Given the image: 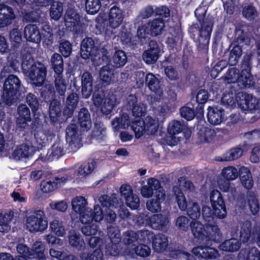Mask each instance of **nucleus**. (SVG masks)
<instances>
[{"label":"nucleus","instance_id":"nucleus-23","mask_svg":"<svg viewBox=\"0 0 260 260\" xmlns=\"http://www.w3.org/2000/svg\"><path fill=\"white\" fill-rule=\"evenodd\" d=\"M15 17L11 7L5 4H0V28L9 25Z\"/></svg>","mask_w":260,"mask_h":260},{"label":"nucleus","instance_id":"nucleus-57","mask_svg":"<svg viewBox=\"0 0 260 260\" xmlns=\"http://www.w3.org/2000/svg\"><path fill=\"white\" fill-rule=\"evenodd\" d=\"M74 170H71L66 172L64 174H60L56 177L54 182L56 187H60L63 185L67 180L74 178L76 177L75 174L73 173Z\"/></svg>","mask_w":260,"mask_h":260},{"label":"nucleus","instance_id":"nucleus-41","mask_svg":"<svg viewBox=\"0 0 260 260\" xmlns=\"http://www.w3.org/2000/svg\"><path fill=\"white\" fill-rule=\"evenodd\" d=\"M96 167V161L93 159L89 160L87 162H84L81 164L78 168L77 173L74 171L73 173L77 176H81L86 177L94 170Z\"/></svg>","mask_w":260,"mask_h":260},{"label":"nucleus","instance_id":"nucleus-4","mask_svg":"<svg viewBox=\"0 0 260 260\" xmlns=\"http://www.w3.org/2000/svg\"><path fill=\"white\" fill-rule=\"evenodd\" d=\"M22 88L20 81L16 76L9 75L4 84L2 101L7 105H12L17 98V95H20L19 91Z\"/></svg>","mask_w":260,"mask_h":260},{"label":"nucleus","instance_id":"nucleus-3","mask_svg":"<svg viewBox=\"0 0 260 260\" xmlns=\"http://www.w3.org/2000/svg\"><path fill=\"white\" fill-rule=\"evenodd\" d=\"M241 74L239 70L235 67L228 70L224 76V80L228 83L237 82L242 88H249L254 85L255 80L251 74V68L249 62L242 66Z\"/></svg>","mask_w":260,"mask_h":260},{"label":"nucleus","instance_id":"nucleus-61","mask_svg":"<svg viewBox=\"0 0 260 260\" xmlns=\"http://www.w3.org/2000/svg\"><path fill=\"white\" fill-rule=\"evenodd\" d=\"M80 257L81 260H103V254L100 249H97L90 254L86 252L81 253Z\"/></svg>","mask_w":260,"mask_h":260},{"label":"nucleus","instance_id":"nucleus-52","mask_svg":"<svg viewBox=\"0 0 260 260\" xmlns=\"http://www.w3.org/2000/svg\"><path fill=\"white\" fill-rule=\"evenodd\" d=\"M113 74L110 66L107 65L102 68L100 73V77L103 83H105L106 85H109L112 82V75Z\"/></svg>","mask_w":260,"mask_h":260},{"label":"nucleus","instance_id":"nucleus-21","mask_svg":"<svg viewBox=\"0 0 260 260\" xmlns=\"http://www.w3.org/2000/svg\"><path fill=\"white\" fill-rule=\"evenodd\" d=\"M16 118L17 126L21 128H24L27 125V122L31 120L30 112L26 105L19 106Z\"/></svg>","mask_w":260,"mask_h":260},{"label":"nucleus","instance_id":"nucleus-11","mask_svg":"<svg viewBox=\"0 0 260 260\" xmlns=\"http://www.w3.org/2000/svg\"><path fill=\"white\" fill-rule=\"evenodd\" d=\"M236 100L238 106L243 110H252L260 107L259 100L247 93H238Z\"/></svg>","mask_w":260,"mask_h":260},{"label":"nucleus","instance_id":"nucleus-54","mask_svg":"<svg viewBox=\"0 0 260 260\" xmlns=\"http://www.w3.org/2000/svg\"><path fill=\"white\" fill-rule=\"evenodd\" d=\"M186 210L187 215L192 219H197L200 216V208L196 202H189Z\"/></svg>","mask_w":260,"mask_h":260},{"label":"nucleus","instance_id":"nucleus-16","mask_svg":"<svg viewBox=\"0 0 260 260\" xmlns=\"http://www.w3.org/2000/svg\"><path fill=\"white\" fill-rule=\"evenodd\" d=\"M124 17V11L120 7H112L108 15V24L112 29L119 27L122 23Z\"/></svg>","mask_w":260,"mask_h":260},{"label":"nucleus","instance_id":"nucleus-27","mask_svg":"<svg viewBox=\"0 0 260 260\" xmlns=\"http://www.w3.org/2000/svg\"><path fill=\"white\" fill-rule=\"evenodd\" d=\"M92 91V76L85 72L81 76V93L83 98L88 99Z\"/></svg>","mask_w":260,"mask_h":260},{"label":"nucleus","instance_id":"nucleus-48","mask_svg":"<svg viewBox=\"0 0 260 260\" xmlns=\"http://www.w3.org/2000/svg\"><path fill=\"white\" fill-rule=\"evenodd\" d=\"M173 191L176 196V201L179 209L182 211H185L188 204L185 196L178 186H174Z\"/></svg>","mask_w":260,"mask_h":260},{"label":"nucleus","instance_id":"nucleus-43","mask_svg":"<svg viewBox=\"0 0 260 260\" xmlns=\"http://www.w3.org/2000/svg\"><path fill=\"white\" fill-rule=\"evenodd\" d=\"M91 138L101 142L106 139V129L102 123H95L92 132Z\"/></svg>","mask_w":260,"mask_h":260},{"label":"nucleus","instance_id":"nucleus-58","mask_svg":"<svg viewBox=\"0 0 260 260\" xmlns=\"http://www.w3.org/2000/svg\"><path fill=\"white\" fill-rule=\"evenodd\" d=\"M217 129L209 127H204L201 131V142H209L211 141L216 134Z\"/></svg>","mask_w":260,"mask_h":260},{"label":"nucleus","instance_id":"nucleus-1","mask_svg":"<svg viewBox=\"0 0 260 260\" xmlns=\"http://www.w3.org/2000/svg\"><path fill=\"white\" fill-rule=\"evenodd\" d=\"M73 210L79 215V220L83 224H90L94 220L100 222L104 218L103 210L99 205L96 204L93 209L88 207L87 200L83 196H77L71 202Z\"/></svg>","mask_w":260,"mask_h":260},{"label":"nucleus","instance_id":"nucleus-5","mask_svg":"<svg viewBox=\"0 0 260 260\" xmlns=\"http://www.w3.org/2000/svg\"><path fill=\"white\" fill-rule=\"evenodd\" d=\"M158 120L157 118L151 116H147L144 120H136L133 122L132 128L137 138L143 135H154L157 132L158 128Z\"/></svg>","mask_w":260,"mask_h":260},{"label":"nucleus","instance_id":"nucleus-28","mask_svg":"<svg viewBox=\"0 0 260 260\" xmlns=\"http://www.w3.org/2000/svg\"><path fill=\"white\" fill-rule=\"evenodd\" d=\"M149 226L156 230H164L169 223L167 216L161 214H154L150 217Z\"/></svg>","mask_w":260,"mask_h":260},{"label":"nucleus","instance_id":"nucleus-40","mask_svg":"<svg viewBox=\"0 0 260 260\" xmlns=\"http://www.w3.org/2000/svg\"><path fill=\"white\" fill-rule=\"evenodd\" d=\"M243 150L240 148H234L222 156H218L216 160L218 161H232L238 159L242 155Z\"/></svg>","mask_w":260,"mask_h":260},{"label":"nucleus","instance_id":"nucleus-53","mask_svg":"<svg viewBox=\"0 0 260 260\" xmlns=\"http://www.w3.org/2000/svg\"><path fill=\"white\" fill-rule=\"evenodd\" d=\"M154 234L148 230H142L137 232L138 243L140 242L149 243L154 238Z\"/></svg>","mask_w":260,"mask_h":260},{"label":"nucleus","instance_id":"nucleus-29","mask_svg":"<svg viewBox=\"0 0 260 260\" xmlns=\"http://www.w3.org/2000/svg\"><path fill=\"white\" fill-rule=\"evenodd\" d=\"M49 229L51 232L58 237H63L66 235V224L58 217H56L50 221Z\"/></svg>","mask_w":260,"mask_h":260},{"label":"nucleus","instance_id":"nucleus-36","mask_svg":"<svg viewBox=\"0 0 260 260\" xmlns=\"http://www.w3.org/2000/svg\"><path fill=\"white\" fill-rule=\"evenodd\" d=\"M168 244L167 237L162 234L154 236L152 239V246L154 250L158 252L165 250Z\"/></svg>","mask_w":260,"mask_h":260},{"label":"nucleus","instance_id":"nucleus-18","mask_svg":"<svg viewBox=\"0 0 260 260\" xmlns=\"http://www.w3.org/2000/svg\"><path fill=\"white\" fill-rule=\"evenodd\" d=\"M166 193L164 189H160L155 192L153 198L146 202L147 209L152 213L158 212L161 211V204L165 201Z\"/></svg>","mask_w":260,"mask_h":260},{"label":"nucleus","instance_id":"nucleus-8","mask_svg":"<svg viewBox=\"0 0 260 260\" xmlns=\"http://www.w3.org/2000/svg\"><path fill=\"white\" fill-rule=\"evenodd\" d=\"M260 235V223H256L252 229L250 221H244L241 226L240 240L243 243H252L256 238L258 244V236Z\"/></svg>","mask_w":260,"mask_h":260},{"label":"nucleus","instance_id":"nucleus-33","mask_svg":"<svg viewBox=\"0 0 260 260\" xmlns=\"http://www.w3.org/2000/svg\"><path fill=\"white\" fill-rule=\"evenodd\" d=\"M79 95L75 92H72L69 94L66 101V108L67 109L64 110V114L69 117L71 116L77 107L79 102Z\"/></svg>","mask_w":260,"mask_h":260},{"label":"nucleus","instance_id":"nucleus-64","mask_svg":"<svg viewBox=\"0 0 260 260\" xmlns=\"http://www.w3.org/2000/svg\"><path fill=\"white\" fill-rule=\"evenodd\" d=\"M108 234L111 243L118 244L121 240L120 231L116 226H111L108 229Z\"/></svg>","mask_w":260,"mask_h":260},{"label":"nucleus","instance_id":"nucleus-60","mask_svg":"<svg viewBox=\"0 0 260 260\" xmlns=\"http://www.w3.org/2000/svg\"><path fill=\"white\" fill-rule=\"evenodd\" d=\"M67 85L66 81L62 78V74H57L55 77V87L56 91L60 95H64L65 93Z\"/></svg>","mask_w":260,"mask_h":260},{"label":"nucleus","instance_id":"nucleus-12","mask_svg":"<svg viewBox=\"0 0 260 260\" xmlns=\"http://www.w3.org/2000/svg\"><path fill=\"white\" fill-rule=\"evenodd\" d=\"M65 25L72 31L79 33L83 30V27L80 21V17L74 9L69 8L64 16Z\"/></svg>","mask_w":260,"mask_h":260},{"label":"nucleus","instance_id":"nucleus-22","mask_svg":"<svg viewBox=\"0 0 260 260\" xmlns=\"http://www.w3.org/2000/svg\"><path fill=\"white\" fill-rule=\"evenodd\" d=\"M159 49L157 43L154 41L149 43V49L146 50L143 55L144 61L147 64L155 63L158 58Z\"/></svg>","mask_w":260,"mask_h":260},{"label":"nucleus","instance_id":"nucleus-25","mask_svg":"<svg viewBox=\"0 0 260 260\" xmlns=\"http://www.w3.org/2000/svg\"><path fill=\"white\" fill-rule=\"evenodd\" d=\"M207 239L205 240V245H210L212 241L219 242L222 236L220 230L217 225L206 224Z\"/></svg>","mask_w":260,"mask_h":260},{"label":"nucleus","instance_id":"nucleus-51","mask_svg":"<svg viewBox=\"0 0 260 260\" xmlns=\"http://www.w3.org/2000/svg\"><path fill=\"white\" fill-rule=\"evenodd\" d=\"M127 62V56L122 50L115 51L113 56V62L118 68L123 67Z\"/></svg>","mask_w":260,"mask_h":260},{"label":"nucleus","instance_id":"nucleus-19","mask_svg":"<svg viewBox=\"0 0 260 260\" xmlns=\"http://www.w3.org/2000/svg\"><path fill=\"white\" fill-rule=\"evenodd\" d=\"M182 131V125L180 121L173 120L169 123L168 132L171 135L167 138L169 145L175 146L180 141V138L176 135L180 133Z\"/></svg>","mask_w":260,"mask_h":260},{"label":"nucleus","instance_id":"nucleus-63","mask_svg":"<svg viewBox=\"0 0 260 260\" xmlns=\"http://www.w3.org/2000/svg\"><path fill=\"white\" fill-rule=\"evenodd\" d=\"M242 55V49L239 46H235L231 51L229 56V63L231 66L236 65Z\"/></svg>","mask_w":260,"mask_h":260},{"label":"nucleus","instance_id":"nucleus-15","mask_svg":"<svg viewBox=\"0 0 260 260\" xmlns=\"http://www.w3.org/2000/svg\"><path fill=\"white\" fill-rule=\"evenodd\" d=\"M213 19L207 18L202 24L201 28L200 30V37L199 41L201 47L203 49L208 48L211 34L212 30Z\"/></svg>","mask_w":260,"mask_h":260},{"label":"nucleus","instance_id":"nucleus-31","mask_svg":"<svg viewBox=\"0 0 260 260\" xmlns=\"http://www.w3.org/2000/svg\"><path fill=\"white\" fill-rule=\"evenodd\" d=\"M24 37L28 41L39 43L41 40V35L38 26L34 24L27 25L24 28Z\"/></svg>","mask_w":260,"mask_h":260},{"label":"nucleus","instance_id":"nucleus-56","mask_svg":"<svg viewBox=\"0 0 260 260\" xmlns=\"http://www.w3.org/2000/svg\"><path fill=\"white\" fill-rule=\"evenodd\" d=\"M221 174L227 180H234L238 176V171L235 167L229 166L222 170Z\"/></svg>","mask_w":260,"mask_h":260},{"label":"nucleus","instance_id":"nucleus-37","mask_svg":"<svg viewBox=\"0 0 260 260\" xmlns=\"http://www.w3.org/2000/svg\"><path fill=\"white\" fill-rule=\"evenodd\" d=\"M78 122L84 130L87 131L91 128L90 115L86 108H82L80 110L78 114Z\"/></svg>","mask_w":260,"mask_h":260},{"label":"nucleus","instance_id":"nucleus-7","mask_svg":"<svg viewBox=\"0 0 260 260\" xmlns=\"http://www.w3.org/2000/svg\"><path fill=\"white\" fill-rule=\"evenodd\" d=\"M92 100L95 106L100 108L102 112L106 114H109L119 103L115 95L112 94L105 97V94L102 91L95 92L93 94Z\"/></svg>","mask_w":260,"mask_h":260},{"label":"nucleus","instance_id":"nucleus-2","mask_svg":"<svg viewBox=\"0 0 260 260\" xmlns=\"http://www.w3.org/2000/svg\"><path fill=\"white\" fill-rule=\"evenodd\" d=\"M22 69L33 86L40 87L43 85L47 74L46 69L44 64L35 62L31 55L27 54L23 56Z\"/></svg>","mask_w":260,"mask_h":260},{"label":"nucleus","instance_id":"nucleus-10","mask_svg":"<svg viewBox=\"0 0 260 260\" xmlns=\"http://www.w3.org/2000/svg\"><path fill=\"white\" fill-rule=\"evenodd\" d=\"M99 201L103 207H107L108 209H118L119 208V216L121 218L127 217L129 212L127 209H125L121 207V202L120 200L115 196L109 197L107 195H101Z\"/></svg>","mask_w":260,"mask_h":260},{"label":"nucleus","instance_id":"nucleus-32","mask_svg":"<svg viewBox=\"0 0 260 260\" xmlns=\"http://www.w3.org/2000/svg\"><path fill=\"white\" fill-rule=\"evenodd\" d=\"M69 243L72 247L78 250H82L85 247V243L80 234L75 230H71L68 234Z\"/></svg>","mask_w":260,"mask_h":260},{"label":"nucleus","instance_id":"nucleus-24","mask_svg":"<svg viewBox=\"0 0 260 260\" xmlns=\"http://www.w3.org/2000/svg\"><path fill=\"white\" fill-rule=\"evenodd\" d=\"M198 246L192 250V253L199 257L204 258H215L219 256V253L217 249L208 246Z\"/></svg>","mask_w":260,"mask_h":260},{"label":"nucleus","instance_id":"nucleus-35","mask_svg":"<svg viewBox=\"0 0 260 260\" xmlns=\"http://www.w3.org/2000/svg\"><path fill=\"white\" fill-rule=\"evenodd\" d=\"M241 242L237 238H232L225 240L219 245V248L224 251L234 252L237 251L241 247Z\"/></svg>","mask_w":260,"mask_h":260},{"label":"nucleus","instance_id":"nucleus-17","mask_svg":"<svg viewBox=\"0 0 260 260\" xmlns=\"http://www.w3.org/2000/svg\"><path fill=\"white\" fill-rule=\"evenodd\" d=\"M36 148L30 144L18 145L15 148L12 153V157L16 160L31 157L35 154Z\"/></svg>","mask_w":260,"mask_h":260},{"label":"nucleus","instance_id":"nucleus-14","mask_svg":"<svg viewBox=\"0 0 260 260\" xmlns=\"http://www.w3.org/2000/svg\"><path fill=\"white\" fill-rule=\"evenodd\" d=\"M66 141L73 150L81 146V138L77 125L75 123L69 124L66 129Z\"/></svg>","mask_w":260,"mask_h":260},{"label":"nucleus","instance_id":"nucleus-9","mask_svg":"<svg viewBox=\"0 0 260 260\" xmlns=\"http://www.w3.org/2000/svg\"><path fill=\"white\" fill-rule=\"evenodd\" d=\"M146 84L154 94L152 95L153 104L160 102L163 98V88L160 84L159 80L152 73L148 74L145 78Z\"/></svg>","mask_w":260,"mask_h":260},{"label":"nucleus","instance_id":"nucleus-44","mask_svg":"<svg viewBox=\"0 0 260 260\" xmlns=\"http://www.w3.org/2000/svg\"><path fill=\"white\" fill-rule=\"evenodd\" d=\"M45 249V246L42 241H36L34 243L32 249L30 250L33 252L34 256L29 257V258H38V260H46V256L44 253Z\"/></svg>","mask_w":260,"mask_h":260},{"label":"nucleus","instance_id":"nucleus-34","mask_svg":"<svg viewBox=\"0 0 260 260\" xmlns=\"http://www.w3.org/2000/svg\"><path fill=\"white\" fill-rule=\"evenodd\" d=\"M64 153L63 143L61 142L55 143L52 147L48 150L46 159L48 161H52L57 159Z\"/></svg>","mask_w":260,"mask_h":260},{"label":"nucleus","instance_id":"nucleus-46","mask_svg":"<svg viewBox=\"0 0 260 260\" xmlns=\"http://www.w3.org/2000/svg\"><path fill=\"white\" fill-rule=\"evenodd\" d=\"M148 23H150L149 30L152 36L161 34L165 27V23L161 18H155Z\"/></svg>","mask_w":260,"mask_h":260},{"label":"nucleus","instance_id":"nucleus-42","mask_svg":"<svg viewBox=\"0 0 260 260\" xmlns=\"http://www.w3.org/2000/svg\"><path fill=\"white\" fill-rule=\"evenodd\" d=\"M123 241L126 245L124 252L126 254V251H128L130 249L133 248L136 245L134 243H138L137 232L133 231L125 232L123 234Z\"/></svg>","mask_w":260,"mask_h":260},{"label":"nucleus","instance_id":"nucleus-62","mask_svg":"<svg viewBox=\"0 0 260 260\" xmlns=\"http://www.w3.org/2000/svg\"><path fill=\"white\" fill-rule=\"evenodd\" d=\"M101 7L100 0H86L85 8L88 14H94L97 13Z\"/></svg>","mask_w":260,"mask_h":260},{"label":"nucleus","instance_id":"nucleus-20","mask_svg":"<svg viewBox=\"0 0 260 260\" xmlns=\"http://www.w3.org/2000/svg\"><path fill=\"white\" fill-rule=\"evenodd\" d=\"M207 116L208 121L213 125L220 124L226 118L225 111L219 107H209Z\"/></svg>","mask_w":260,"mask_h":260},{"label":"nucleus","instance_id":"nucleus-47","mask_svg":"<svg viewBox=\"0 0 260 260\" xmlns=\"http://www.w3.org/2000/svg\"><path fill=\"white\" fill-rule=\"evenodd\" d=\"M151 250L149 247L145 244H141L136 246V245L130 249L128 251L126 252L127 255H134L136 254L142 257H146L150 254Z\"/></svg>","mask_w":260,"mask_h":260},{"label":"nucleus","instance_id":"nucleus-30","mask_svg":"<svg viewBox=\"0 0 260 260\" xmlns=\"http://www.w3.org/2000/svg\"><path fill=\"white\" fill-rule=\"evenodd\" d=\"M239 177L242 186L247 189H250L253 186V180L250 169L242 166L239 170Z\"/></svg>","mask_w":260,"mask_h":260},{"label":"nucleus","instance_id":"nucleus-26","mask_svg":"<svg viewBox=\"0 0 260 260\" xmlns=\"http://www.w3.org/2000/svg\"><path fill=\"white\" fill-rule=\"evenodd\" d=\"M192 234L194 238L197 239L200 243L205 245V240L207 239L206 224L205 226L198 221H192L190 223Z\"/></svg>","mask_w":260,"mask_h":260},{"label":"nucleus","instance_id":"nucleus-13","mask_svg":"<svg viewBox=\"0 0 260 260\" xmlns=\"http://www.w3.org/2000/svg\"><path fill=\"white\" fill-rule=\"evenodd\" d=\"M100 43L96 39L87 38L84 39L81 44L80 54L85 59L89 58L92 55H95L99 48Z\"/></svg>","mask_w":260,"mask_h":260},{"label":"nucleus","instance_id":"nucleus-45","mask_svg":"<svg viewBox=\"0 0 260 260\" xmlns=\"http://www.w3.org/2000/svg\"><path fill=\"white\" fill-rule=\"evenodd\" d=\"M53 70L57 74H62L63 71V61L62 56L58 53H54L50 59Z\"/></svg>","mask_w":260,"mask_h":260},{"label":"nucleus","instance_id":"nucleus-59","mask_svg":"<svg viewBox=\"0 0 260 260\" xmlns=\"http://www.w3.org/2000/svg\"><path fill=\"white\" fill-rule=\"evenodd\" d=\"M242 14L246 19L249 21L254 20L258 16V13L255 8L249 5L244 7Z\"/></svg>","mask_w":260,"mask_h":260},{"label":"nucleus","instance_id":"nucleus-55","mask_svg":"<svg viewBox=\"0 0 260 260\" xmlns=\"http://www.w3.org/2000/svg\"><path fill=\"white\" fill-rule=\"evenodd\" d=\"M61 114L60 103L57 101H53L49 106V115L53 121H55Z\"/></svg>","mask_w":260,"mask_h":260},{"label":"nucleus","instance_id":"nucleus-49","mask_svg":"<svg viewBox=\"0 0 260 260\" xmlns=\"http://www.w3.org/2000/svg\"><path fill=\"white\" fill-rule=\"evenodd\" d=\"M62 4L59 2H54L51 6L50 15L53 19L58 20L63 12Z\"/></svg>","mask_w":260,"mask_h":260},{"label":"nucleus","instance_id":"nucleus-39","mask_svg":"<svg viewBox=\"0 0 260 260\" xmlns=\"http://www.w3.org/2000/svg\"><path fill=\"white\" fill-rule=\"evenodd\" d=\"M14 216V212L8 210L0 215V232H8L11 229L9 223Z\"/></svg>","mask_w":260,"mask_h":260},{"label":"nucleus","instance_id":"nucleus-50","mask_svg":"<svg viewBox=\"0 0 260 260\" xmlns=\"http://www.w3.org/2000/svg\"><path fill=\"white\" fill-rule=\"evenodd\" d=\"M209 199L212 207L225 204L221 193L217 189H213L210 191Z\"/></svg>","mask_w":260,"mask_h":260},{"label":"nucleus","instance_id":"nucleus-38","mask_svg":"<svg viewBox=\"0 0 260 260\" xmlns=\"http://www.w3.org/2000/svg\"><path fill=\"white\" fill-rule=\"evenodd\" d=\"M130 124L129 116L122 114L119 117H116L111 121V125L114 132H118L121 129H125Z\"/></svg>","mask_w":260,"mask_h":260},{"label":"nucleus","instance_id":"nucleus-6","mask_svg":"<svg viewBox=\"0 0 260 260\" xmlns=\"http://www.w3.org/2000/svg\"><path fill=\"white\" fill-rule=\"evenodd\" d=\"M26 229L30 232H43L48 228V221L42 210H37L27 216L25 223Z\"/></svg>","mask_w":260,"mask_h":260}]
</instances>
